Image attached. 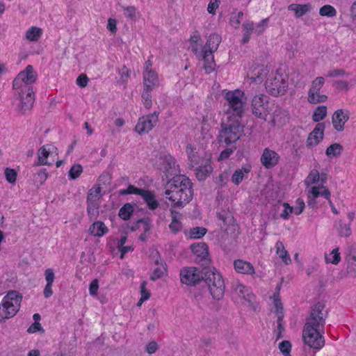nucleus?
I'll return each instance as SVG.
<instances>
[{
    "label": "nucleus",
    "mask_w": 356,
    "mask_h": 356,
    "mask_svg": "<svg viewBox=\"0 0 356 356\" xmlns=\"http://www.w3.org/2000/svg\"><path fill=\"white\" fill-rule=\"evenodd\" d=\"M327 314L323 302H318L312 307L302 330L303 341L310 348L320 350L324 346V325Z\"/></svg>",
    "instance_id": "nucleus-1"
},
{
    "label": "nucleus",
    "mask_w": 356,
    "mask_h": 356,
    "mask_svg": "<svg viewBox=\"0 0 356 356\" xmlns=\"http://www.w3.org/2000/svg\"><path fill=\"white\" fill-rule=\"evenodd\" d=\"M180 280L188 286H195L201 282L207 285L210 293L216 300H220L225 292V283L219 273L204 269L201 270L196 267H185L180 271Z\"/></svg>",
    "instance_id": "nucleus-2"
},
{
    "label": "nucleus",
    "mask_w": 356,
    "mask_h": 356,
    "mask_svg": "<svg viewBox=\"0 0 356 356\" xmlns=\"http://www.w3.org/2000/svg\"><path fill=\"white\" fill-rule=\"evenodd\" d=\"M36 79V72L33 66L29 65L13 80V87L17 91L15 104L17 111L21 114H25L33 108L35 96L31 84L34 83Z\"/></svg>",
    "instance_id": "nucleus-3"
},
{
    "label": "nucleus",
    "mask_w": 356,
    "mask_h": 356,
    "mask_svg": "<svg viewBox=\"0 0 356 356\" xmlns=\"http://www.w3.org/2000/svg\"><path fill=\"white\" fill-rule=\"evenodd\" d=\"M165 195L174 207L183 208L193 198V184L184 175L175 176L168 181Z\"/></svg>",
    "instance_id": "nucleus-4"
},
{
    "label": "nucleus",
    "mask_w": 356,
    "mask_h": 356,
    "mask_svg": "<svg viewBox=\"0 0 356 356\" xmlns=\"http://www.w3.org/2000/svg\"><path fill=\"white\" fill-rule=\"evenodd\" d=\"M224 112L227 118L241 119L244 113L245 98L244 93L240 90H229L224 95Z\"/></svg>",
    "instance_id": "nucleus-5"
},
{
    "label": "nucleus",
    "mask_w": 356,
    "mask_h": 356,
    "mask_svg": "<svg viewBox=\"0 0 356 356\" xmlns=\"http://www.w3.org/2000/svg\"><path fill=\"white\" fill-rule=\"evenodd\" d=\"M241 119L227 118V121L222 124V130L218 136L220 145L234 144L241 136L243 127L241 124Z\"/></svg>",
    "instance_id": "nucleus-6"
},
{
    "label": "nucleus",
    "mask_w": 356,
    "mask_h": 356,
    "mask_svg": "<svg viewBox=\"0 0 356 356\" xmlns=\"http://www.w3.org/2000/svg\"><path fill=\"white\" fill-rule=\"evenodd\" d=\"M266 89L268 93L275 97L283 95L287 90L288 81L286 76L275 73L266 81Z\"/></svg>",
    "instance_id": "nucleus-7"
},
{
    "label": "nucleus",
    "mask_w": 356,
    "mask_h": 356,
    "mask_svg": "<svg viewBox=\"0 0 356 356\" xmlns=\"http://www.w3.org/2000/svg\"><path fill=\"white\" fill-rule=\"evenodd\" d=\"M324 83L325 79L323 76H318L312 81L307 97V100L309 103L317 104L325 102L327 100V97L325 95L320 93V90Z\"/></svg>",
    "instance_id": "nucleus-8"
},
{
    "label": "nucleus",
    "mask_w": 356,
    "mask_h": 356,
    "mask_svg": "<svg viewBox=\"0 0 356 356\" xmlns=\"http://www.w3.org/2000/svg\"><path fill=\"white\" fill-rule=\"evenodd\" d=\"M268 97L259 94L256 95L252 99V113L259 118L265 119L268 114Z\"/></svg>",
    "instance_id": "nucleus-9"
},
{
    "label": "nucleus",
    "mask_w": 356,
    "mask_h": 356,
    "mask_svg": "<svg viewBox=\"0 0 356 356\" xmlns=\"http://www.w3.org/2000/svg\"><path fill=\"white\" fill-rule=\"evenodd\" d=\"M159 168L165 172L166 177L179 172L176 160L169 154L161 153L159 157Z\"/></svg>",
    "instance_id": "nucleus-10"
},
{
    "label": "nucleus",
    "mask_w": 356,
    "mask_h": 356,
    "mask_svg": "<svg viewBox=\"0 0 356 356\" xmlns=\"http://www.w3.org/2000/svg\"><path fill=\"white\" fill-rule=\"evenodd\" d=\"M158 120L159 113L157 112L143 116L139 118L135 127V131L140 135L148 133L156 124Z\"/></svg>",
    "instance_id": "nucleus-11"
},
{
    "label": "nucleus",
    "mask_w": 356,
    "mask_h": 356,
    "mask_svg": "<svg viewBox=\"0 0 356 356\" xmlns=\"http://www.w3.org/2000/svg\"><path fill=\"white\" fill-rule=\"evenodd\" d=\"M268 19L266 18L262 19L260 22L254 26L253 22L244 23L242 26L245 33L242 38L241 42L246 44L249 42L250 35L252 33H254L256 35H259L264 33L265 29L268 26Z\"/></svg>",
    "instance_id": "nucleus-12"
},
{
    "label": "nucleus",
    "mask_w": 356,
    "mask_h": 356,
    "mask_svg": "<svg viewBox=\"0 0 356 356\" xmlns=\"http://www.w3.org/2000/svg\"><path fill=\"white\" fill-rule=\"evenodd\" d=\"M111 177L108 174L102 175L97 181V185L89 190L87 195L86 202H99V200L102 197V184L106 185L110 184Z\"/></svg>",
    "instance_id": "nucleus-13"
},
{
    "label": "nucleus",
    "mask_w": 356,
    "mask_h": 356,
    "mask_svg": "<svg viewBox=\"0 0 356 356\" xmlns=\"http://www.w3.org/2000/svg\"><path fill=\"white\" fill-rule=\"evenodd\" d=\"M280 156L274 150L266 147L260 157V162L266 169H272L280 162Z\"/></svg>",
    "instance_id": "nucleus-14"
},
{
    "label": "nucleus",
    "mask_w": 356,
    "mask_h": 356,
    "mask_svg": "<svg viewBox=\"0 0 356 356\" xmlns=\"http://www.w3.org/2000/svg\"><path fill=\"white\" fill-rule=\"evenodd\" d=\"M345 261L347 274L351 277H356V245H350L348 247Z\"/></svg>",
    "instance_id": "nucleus-15"
},
{
    "label": "nucleus",
    "mask_w": 356,
    "mask_h": 356,
    "mask_svg": "<svg viewBox=\"0 0 356 356\" xmlns=\"http://www.w3.org/2000/svg\"><path fill=\"white\" fill-rule=\"evenodd\" d=\"M192 252L195 254V261L202 266L209 263L208 246L205 243H193L191 245Z\"/></svg>",
    "instance_id": "nucleus-16"
},
{
    "label": "nucleus",
    "mask_w": 356,
    "mask_h": 356,
    "mask_svg": "<svg viewBox=\"0 0 356 356\" xmlns=\"http://www.w3.org/2000/svg\"><path fill=\"white\" fill-rule=\"evenodd\" d=\"M349 119V113H346L343 109H338L332 115V122L334 128L339 131H343L344 129V124Z\"/></svg>",
    "instance_id": "nucleus-17"
},
{
    "label": "nucleus",
    "mask_w": 356,
    "mask_h": 356,
    "mask_svg": "<svg viewBox=\"0 0 356 356\" xmlns=\"http://www.w3.org/2000/svg\"><path fill=\"white\" fill-rule=\"evenodd\" d=\"M22 297L15 291H9L7 295L3 298L4 305L9 306L12 309H15L17 312L19 311L20 307V303L22 302Z\"/></svg>",
    "instance_id": "nucleus-18"
},
{
    "label": "nucleus",
    "mask_w": 356,
    "mask_h": 356,
    "mask_svg": "<svg viewBox=\"0 0 356 356\" xmlns=\"http://www.w3.org/2000/svg\"><path fill=\"white\" fill-rule=\"evenodd\" d=\"M195 175L199 181L204 180L212 172L211 162L208 159H202L199 165L194 169Z\"/></svg>",
    "instance_id": "nucleus-19"
},
{
    "label": "nucleus",
    "mask_w": 356,
    "mask_h": 356,
    "mask_svg": "<svg viewBox=\"0 0 356 356\" xmlns=\"http://www.w3.org/2000/svg\"><path fill=\"white\" fill-rule=\"evenodd\" d=\"M213 52L214 51H211V50L203 49L200 53V58H202L204 63V68L207 74H210L215 69L216 64L213 54Z\"/></svg>",
    "instance_id": "nucleus-20"
},
{
    "label": "nucleus",
    "mask_w": 356,
    "mask_h": 356,
    "mask_svg": "<svg viewBox=\"0 0 356 356\" xmlns=\"http://www.w3.org/2000/svg\"><path fill=\"white\" fill-rule=\"evenodd\" d=\"M235 270L241 274L252 275L254 273V268L250 262L242 259H236L234 261Z\"/></svg>",
    "instance_id": "nucleus-21"
},
{
    "label": "nucleus",
    "mask_w": 356,
    "mask_h": 356,
    "mask_svg": "<svg viewBox=\"0 0 356 356\" xmlns=\"http://www.w3.org/2000/svg\"><path fill=\"white\" fill-rule=\"evenodd\" d=\"M288 10L290 11H293L295 17L296 18H300L310 11L311 5L309 3H307V4L292 3L288 6Z\"/></svg>",
    "instance_id": "nucleus-22"
},
{
    "label": "nucleus",
    "mask_w": 356,
    "mask_h": 356,
    "mask_svg": "<svg viewBox=\"0 0 356 356\" xmlns=\"http://www.w3.org/2000/svg\"><path fill=\"white\" fill-rule=\"evenodd\" d=\"M320 196H323L327 200L330 199V192L327 188H326L323 186H312L311 187L307 192V197H314L316 198Z\"/></svg>",
    "instance_id": "nucleus-23"
},
{
    "label": "nucleus",
    "mask_w": 356,
    "mask_h": 356,
    "mask_svg": "<svg viewBox=\"0 0 356 356\" xmlns=\"http://www.w3.org/2000/svg\"><path fill=\"white\" fill-rule=\"evenodd\" d=\"M89 232L95 237H101L108 233V229L103 222L96 221L90 227Z\"/></svg>",
    "instance_id": "nucleus-24"
},
{
    "label": "nucleus",
    "mask_w": 356,
    "mask_h": 356,
    "mask_svg": "<svg viewBox=\"0 0 356 356\" xmlns=\"http://www.w3.org/2000/svg\"><path fill=\"white\" fill-rule=\"evenodd\" d=\"M140 196L151 210H154L159 207V202L156 200L155 195L152 192L143 189Z\"/></svg>",
    "instance_id": "nucleus-25"
},
{
    "label": "nucleus",
    "mask_w": 356,
    "mask_h": 356,
    "mask_svg": "<svg viewBox=\"0 0 356 356\" xmlns=\"http://www.w3.org/2000/svg\"><path fill=\"white\" fill-rule=\"evenodd\" d=\"M144 88L153 89L158 84V77L155 71L143 72Z\"/></svg>",
    "instance_id": "nucleus-26"
},
{
    "label": "nucleus",
    "mask_w": 356,
    "mask_h": 356,
    "mask_svg": "<svg viewBox=\"0 0 356 356\" xmlns=\"http://www.w3.org/2000/svg\"><path fill=\"white\" fill-rule=\"evenodd\" d=\"M232 290L240 297L251 301L252 294L250 293V290L248 287L238 283H234L232 284Z\"/></svg>",
    "instance_id": "nucleus-27"
},
{
    "label": "nucleus",
    "mask_w": 356,
    "mask_h": 356,
    "mask_svg": "<svg viewBox=\"0 0 356 356\" xmlns=\"http://www.w3.org/2000/svg\"><path fill=\"white\" fill-rule=\"evenodd\" d=\"M221 42V37L216 33L211 34L209 39L207 41L206 45L203 49L211 50L215 51L217 50L220 43Z\"/></svg>",
    "instance_id": "nucleus-28"
},
{
    "label": "nucleus",
    "mask_w": 356,
    "mask_h": 356,
    "mask_svg": "<svg viewBox=\"0 0 356 356\" xmlns=\"http://www.w3.org/2000/svg\"><path fill=\"white\" fill-rule=\"evenodd\" d=\"M42 35V29L37 26H32L26 31L25 37L29 41L36 42L39 40Z\"/></svg>",
    "instance_id": "nucleus-29"
},
{
    "label": "nucleus",
    "mask_w": 356,
    "mask_h": 356,
    "mask_svg": "<svg viewBox=\"0 0 356 356\" xmlns=\"http://www.w3.org/2000/svg\"><path fill=\"white\" fill-rule=\"evenodd\" d=\"M16 314L17 312L15 311V309L9 307V306L4 305L3 301L1 302L0 305V322L14 316Z\"/></svg>",
    "instance_id": "nucleus-30"
},
{
    "label": "nucleus",
    "mask_w": 356,
    "mask_h": 356,
    "mask_svg": "<svg viewBox=\"0 0 356 356\" xmlns=\"http://www.w3.org/2000/svg\"><path fill=\"white\" fill-rule=\"evenodd\" d=\"M336 227H337L338 234L341 237H348L352 234L350 222L345 223V222H342L341 220H339L336 224Z\"/></svg>",
    "instance_id": "nucleus-31"
},
{
    "label": "nucleus",
    "mask_w": 356,
    "mask_h": 356,
    "mask_svg": "<svg viewBox=\"0 0 356 356\" xmlns=\"http://www.w3.org/2000/svg\"><path fill=\"white\" fill-rule=\"evenodd\" d=\"M87 213L90 220L96 219L99 213V202H86Z\"/></svg>",
    "instance_id": "nucleus-32"
},
{
    "label": "nucleus",
    "mask_w": 356,
    "mask_h": 356,
    "mask_svg": "<svg viewBox=\"0 0 356 356\" xmlns=\"http://www.w3.org/2000/svg\"><path fill=\"white\" fill-rule=\"evenodd\" d=\"M134 212L133 205L130 203H126L120 209L118 215L120 218L127 220L130 218Z\"/></svg>",
    "instance_id": "nucleus-33"
},
{
    "label": "nucleus",
    "mask_w": 356,
    "mask_h": 356,
    "mask_svg": "<svg viewBox=\"0 0 356 356\" xmlns=\"http://www.w3.org/2000/svg\"><path fill=\"white\" fill-rule=\"evenodd\" d=\"M277 254L286 264H289L291 262V257L287 251L284 249V245L281 241L276 243Z\"/></svg>",
    "instance_id": "nucleus-34"
},
{
    "label": "nucleus",
    "mask_w": 356,
    "mask_h": 356,
    "mask_svg": "<svg viewBox=\"0 0 356 356\" xmlns=\"http://www.w3.org/2000/svg\"><path fill=\"white\" fill-rule=\"evenodd\" d=\"M343 147L341 144L334 143L327 148L325 154L328 157H334L341 155Z\"/></svg>",
    "instance_id": "nucleus-35"
},
{
    "label": "nucleus",
    "mask_w": 356,
    "mask_h": 356,
    "mask_svg": "<svg viewBox=\"0 0 356 356\" xmlns=\"http://www.w3.org/2000/svg\"><path fill=\"white\" fill-rule=\"evenodd\" d=\"M218 218L223 222L224 225H235V220L232 214L229 211H222L218 213Z\"/></svg>",
    "instance_id": "nucleus-36"
},
{
    "label": "nucleus",
    "mask_w": 356,
    "mask_h": 356,
    "mask_svg": "<svg viewBox=\"0 0 356 356\" xmlns=\"http://www.w3.org/2000/svg\"><path fill=\"white\" fill-rule=\"evenodd\" d=\"M327 115V107L325 106H319L314 111L312 119L314 122H318L325 118Z\"/></svg>",
    "instance_id": "nucleus-37"
},
{
    "label": "nucleus",
    "mask_w": 356,
    "mask_h": 356,
    "mask_svg": "<svg viewBox=\"0 0 356 356\" xmlns=\"http://www.w3.org/2000/svg\"><path fill=\"white\" fill-rule=\"evenodd\" d=\"M38 165H51L48 163L47 158L49 155V149H47L45 146L41 147L38 152Z\"/></svg>",
    "instance_id": "nucleus-38"
},
{
    "label": "nucleus",
    "mask_w": 356,
    "mask_h": 356,
    "mask_svg": "<svg viewBox=\"0 0 356 356\" xmlns=\"http://www.w3.org/2000/svg\"><path fill=\"white\" fill-rule=\"evenodd\" d=\"M48 177V173L46 169H42L33 176L34 184L37 186H41Z\"/></svg>",
    "instance_id": "nucleus-39"
},
{
    "label": "nucleus",
    "mask_w": 356,
    "mask_h": 356,
    "mask_svg": "<svg viewBox=\"0 0 356 356\" xmlns=\"http://www.w3.org/2000/svg\"><path fill=\"white\" fill-rule=\"evenodd\" d=\"M319 15L323 17H334L337 15V10L332 6L327 4L320 8Z\"/></svg>",
    "instance_id": "nucleus-40"
},
{
    "label": "nucleus",
    "mask_w": 356,
    "mask_h": 356,
    "mask_svg": "<svg viewBox=\"0 0 356 356\" xmlns=\"http://www.w3.org/2000/svg\"><path fill=\"white\" fill-rule=\"evenodd\" d=\"M207 232V229L204 227H195L191 228L188 234L192 238H200Z\"/></svg>",
    "instance_id": "nucleus-41"
},
{
    "label": "nucleus",
    "mask_w": 356,
    "mask_h": 356,
    "mask_svg": "<svg viewBox=\"0 0 356 356\" xmlns=\"http://www.w3.org/2000/svg\"><path fill=\"white\" fill-rule=\"evenodd\" d=\"M325 261L327 263H331L333 264H338L341 261V256L339 252V248H334L330 253V254L325 255Z\"/></svg>",
    "instance_id": "nucleus-42"
},
{
    "label": "nucleus",
    "mask_w": 356,
    "mask_h": 356,
    "mask_svg": "<svg viewBox=\"0 0 356 356\" xmlns=\"http://www.w3.org/2000/svg\"><path fill=\"white\" fill-rule=\"evenodd\" d=\"M152 89L144 88L143 93H142V99L143 102V105L145 108L149 109L151 108L152 102V96H151V90Z\"/></svg>",
    "instance_id": "nucleus-43"
},
{
    "label": "nucleus",
    "mask_w": 356,
    "mask_h": 356,
    "mask_svg": "<svg viewBox=\"0 0 356 356\" xmlns=\"http://www.w3.org/2000/svg\"><path fill=\"white\" fill-rule=\"evenodd\" d=\"M320 180V175L317 170H312L306 179L305 180V185L310 186L317 183Z\"/></svg>",
    "instance_id": "nucleus-44"
},
{
    "label": "nucleus",
    "mask_w": 356,
    "mask_h": 356,
    "mask_svg": "<svg viewBox=\"0 0 356 356\" xmlns=\"http://www.w3.org/2000/svg\"><path fill=\"white\" fill-rule=\"evenodd\" d=\"M83 172V168L80 164H74L70 169L68 177L70 179H77Z\"/></svg>",
    "instance_id": "nucleus-45"
},
{
    "label": "nucleus",
    "mask_w": 356,
    "mask_h": 356,
    "mask_svg": "<svg viewBox=\"0 0 356 356\" xmlns=\"http://www.w3.org/2000/svg\"><path fill=\"white\" fill-rule=\"evenodd\" d=\"M323 140L322 136H318L311 132L307 140V147L311 148L318 145Z\"/></svg>",
    "instance_id": "nucleus-46"
},
{
    "label": "nucleus",
    "mask_w": 356,
    "mask_h": 356,
    "mask_svg": "<svg viewBox=\"0 0 356 356\" xmlns=\"http://www.w3.org/2000/svg\"><path fill=\"white\" fill-rule=\"evenodd\" d=\"M243 17V13L240 11L238 13H232L230 18V24L234 27L238 28Z\"/></svg>",
    "instance_id": "nucleus-47"
},
{
    "label": "nucleus",
    "mask_w": 356,
    "mask_h": 356,
    "mask_svg": "<svg viewBox=\"0 0 356 356\" xmlns=\"http://www.w3.org/2000/svg\"><path fill=\"white\" fill-rule=\"evenodd\" d=\"M143 188H138L133 185H129L126 189H122L119 191V194L121 195H125L128 194H136L140 195Z\"/></svg>",
    "instance_id": "nucleus-48"
},
{
    "label": "nucleus",
    "mask_w": 356,
    "mask_h": 356,
    "mask_svg": "<svg viewBox=\"0 0 356 356\" xmlns=\"http://www.w3.org/2000/svg\"><path fill=\"white\" fill-rule=\"evenodd\" d=\"M229 145L230 147L226 148L225 149L221 152L218 157L219 161L227 159L230 156L231 154H233L234 151L236 149V147L234 144Z\"/></svg>",
    "instance_id": "nucleus-49"
},
{
    "label": "nucleus",
    "mask_w": 356,
    "mask_h": 356,
    "mask_svg": "<svg viewBox=\"0 0 356 356\" xmlns=\"http://www.w3.org/2000/svg\"><path fill=\"white\" fill-rule=\"evenodd\" d=\"M279 349L284 355V356H290L291 350V344L289 341H283L279 344Z\"/></svg>",
    "instance_id": "nucleus-50"
},
{
    "label": "nucleus",
    "mask_w": 356,
    "mask_h": 356,
    "mask_svg": "<svg viewBox=\"0 0 356 356\" xmlns=\"http://www.w3.org/2000/svg\"><path fill=\"white\" fill-rule=\"evenodd\" d=\"M188 160L190 163H188L191 168L194 169L196 166L199 165L201 163L198 156H197L193 151L191 150V152L188 153Z\"/></svg>",
    "instance_id": "nucleus-51"
},
{
    "label": "nucleus",
    "mask_w": 356,
    "mask_h": 356,
    "mask_svg": "<svg viewBox=\"0 0 356 356\" xmlns=\"http://www.w3.org/2000/svg\"><path fill=\"white\" fill-rule=\"evenodd\" d=\"M5 176L9 183L14 184L16 181L17 172L15 170L6 168L5 170Z\"/></svg>",
    "instance_id": "nucleus-52"
},
{
    "label": "nucleus",
    "mask_w": 356,
    "mask_h": 356,
    "mask_svg": "<svg viewBox=\"0 0 356 356\" xmlns=\"http://www.w3.org/2000/svg\"><path fill=\"white\" fill-rule=\"evenodd\" d=\"M243 170H236L232 177V181L234 184L238 185L243 181Z\"/></svg>",
    "instance_id": "nucleus-53"
},
{
    "label": "nucleus",
    "mask_w": 356,
    "mask_h": 356,
    "mask_svg": "<svg viewBox=\"0 0 356 356\" xmlns=\"http://www.w3.org/2000/svg\"><path fill=\"white\" fill-rule=\"evenodd\" d=\"M283 207H284V209L281 213L280 217L284 220H287L289 219L290 214L293 212V207H291L286 202H284L283 204Z\"/></svg>",
    "instance_id": "nucleus-54"
},
{
    "label": "nucleus",
    "mask_w": 356,
    "mask_h": 356,
    "mask_svg": "<svg viewBox=\"0 0 356 356\" xmlns=\"http://www.w3.org/2000/svg\"><path fill=\"white\" fill-rule=\"evenodd\" d=\"M305 207V204L303 200L298 198L296 202V207H293V212L296 216H298L302 213Z\"/></svg>",
    "instance_id": "nucleus-55"
},
{
    "label": "nucleus",
    "mask_w": 356,
    "mask_h": 356,
    "mask_svg": "<svg viewBox=\"0 0 356 356\" xmlns=\"http://www.w3.org/2000/svg\"><path fill=\"white\" fill-rule=\"evenodd\" d=\"M165 271V268L163 266L162 268H160V267L156 268L154 270L152 275L150 276V279L153 281H155V280L161 278L163 276V275L164 274Z\"/></svg>",
    "instance_id": "nucleus-56"
},
{
    "label": "nucleus",
    "mask_w": 356,
    "mask_h": 356,
    "mask_svg": "<svg viewBox=\"0 0 356 356\" xmlns=\"http://www.w3.org/2000/svg\"><path fill=\"white\" fill-rule=\"evenodd\" d=\"M140 293L141 298L140 299V302H144L149 298L150 293L146 289V282H143L140 285Z\"/></svg>",
    "instance_id": "nucleus-57"
},
{
    "label": "nucleus",
    "mask_w": 356,
    "mask_h": 356,
    "mask_svg": "<svg viewBox=\"0 0 356 356\" xmlns=\"http://www.w3.org/2000/svg\"><path fill=\"white\" fill-rule=\"evenodd\" d=\"M124 10V15L131 19L136 17V9L134 6L122 7Z\"/></svg>",
    "instance_id": "nucleus-58"
},
{
    "label": "nucleus",
    "mask_w": 356,
    "mask_h": 356,
    "mask_svg": "<svg viewBox=\"0 0 356 356\" xmlns=\"http://www.w3.org/2000/svg\"><path fill=\"white\" fill-rule=\"evenodd\" d=\"M159 349V346L157 343L154 341H152L148 343L145 348V351L149 354L155 353Z\"/></svg>",
    "instance_id": "nucleus-59"
},
{
    "label": "nucleus",
    "mask_w": 356,
    "mask_h": 356,
    "mask_svg": "<svg viewBox=\"0 0 356 356\" xmlns=\"http://www.w3.org/2000/svg\"><path fill=\"white\" fill-rule=\"evenodd\" d=\"M139 222H141L142 229L144 233H147L150 230L151 223L149 218L139 219Z\"/></svg>",
    "instance_id": "nucleus-60"
},
{
    "label": "nucleus",
    "mask_w": 356,
    "mask_h": 356,
    "mask_svg": "<svg viewBox=\"0 0 356 356\" xmlns=\"http://www.w3.org/2000/svg\"><path fill=\"white\" fill-rule=\"evenodd\" d=\"M45 280L47 284H52L55 278L54 270L51 268H48L44 272Z\"/></svg>",
    "instance_id": "nucleus-61"
},
{
    "label": "nucleus",
    "mask_w": 356,
    "mask_h": 356,
    "mask_svg": "<svg viewBox=\"0 0 356 356\" xmlns=\"http://www.w3.org/2000/svg\"><path fill=\"white\" fill-rule=\"evenodd\" d=\"M325 128V123L319 122L316 125V127L312 132L314 134H316L318 136H322V138H323V132H324Z\"/></svg>",
    "instance_id": "nucleus-62"
},
{
    "label": "nucleus",
    "mask_w": 356,
    "mask_h": 356,
    "mask_svg": "<svg viewBox=\"0 0 356 356\" xmlns=\"http://www.w3.org/2000/svg\"><path fill=\"white\" fill-rule=\"evenodd\" d=\"M218 6L219 0H211L207 7V11L211 14H215L216 10Z\"/></svg>",
    "instance_id": "nucleus-63"
},
{
    "label": "nucleus",
    "mask_w": 356,
    "mask_h": 356,
    "mask_svg": "<svg viewBox=\"0 0 356 356\" xmlns=\"http://www.w3.org/2000/svg\"><path fill=\"white\" fill-rule=\"evenodd\" d=\"M88 82V78L86 75L82 74L76 79V84L81 88H85Z\"/></svg>",
    "instance_id": "nucleus-64"
}]
</instances>
